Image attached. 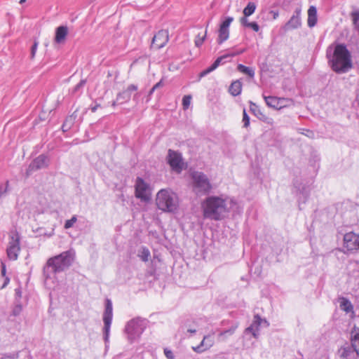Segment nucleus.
I'll return each instance as SVG.
<instances>
[{
  "label": "nucleus",
  "instance_id": "4c0bfd02",
  "mask_svg": "<svg viewBox=\"0 0 359 359\" xmlns=\"http://www.w3.org/2000/svg\"><path fill=\"white\" fill-rule=\"evenodd\" d=\"M9 182L8 181H6L5 184H0V198L4 196L8 189Z\"/></svg>",
  "mask_w": 359,
  "mask_h": 359
},
{
  "label": "nucleus",
  "instance_id": "f257e3e1",
  "mask_svg": "<svg viewBox=\"0 0 359 359\" xmlns=\"http://www.w3.org/2000/svg\"><path fill=\"white\" fill-rule=\"evenodd\" d=\"M327 58L331 69L337 74L348 72L353 67L351 55L344 43L337 44L327 50Z\"/></svg>",
  "mask_w": 359,
  "mask_h": 359
},
{
  "label": "nucleus",
  "instance_id": "5701e85b",
  "mask_svg": "<svg viewBox=\"0 0 359 359\" xmlns=\"http://www.w3.org/2000/svg\"><path fill=\"white\" fill-rule=\"evenodd\" d=\"M317 9L314 6H311L308 10V26L313 27L317 23Z\"/></svg>",
  "mask_w": 359,
  "mask_h": 359
},
{
  "label": "nucleus",
  "instance_id": "49530a36",
  "mask_svg": "<svg viewBox=\"0 0 359 359\" xmlns=\"http://www.w3.org/2000/svg\"><path fill=\"white\" fill-rule=\"evenodd\" d=\"M86 83L85 80H81L78 84L74 87V91H77L80 88L83 87Z\"/></svg>",
  "mask_w": 359,
  "mask_h": 359
},
{
  "label": "nucleus",
  "instance_id": "8fccbe9b",
  "mask_svg": "<svg viewBox=\"0 0 359 359\" xmlns=\"http://www.w3.org/2000/svg\"><path fill=\"white\" fill-rule=\"evenodd\" d=\"M187 332L191 334H195L196 332V330L195 328H188Z\"/></svg>",
  "mask_w": 359,
  "mask_h": 359
},
{
  "label": "nucleus",
  "instance_id": "4d7b16f0",
  "mask_svg": "<svg viewBox=\"0 0 359 359\" xmlns=\"http://www.w3.org/2000/svg\"><path fill=\"white\" fill-rule=\"evenodd\" d=\"M155 88L152 87V88L150 90L149 94H152L155 91Z\"/></svg>",
  "mask_w": 359,
  "mask_h": 359
},
{
  "label": "nucleus",
  "instance_id": "ea45409f",
  "mask_svg": "<svg viewBox=\"0 0 359 359\" xmlns=\"http://www.w3.org/2000/svg\"><path fill=\"white\" fill-rule=\"evenodd\" d=\"M38 46H39V42L35 40L34 41L33 45L31 47V53H30L31 59H33L35 57Z\"/></svg>",
  "mask_w": 359,
  "mask_h": 359
},
{
  "label": "nucleus",
  "instance_id": "72a5a7b5",
  "mask_svg": "<svg viewBox=\"0 0 359 359\" xmlns=\"http://www.w3.org/2000/svg\"><path fill=\"white\" fill-rule=\"evenodd\" d=\"M22 311V306L20 302H15V305L13 309L12 313L14 316H17L20 314Z\"/></svg>",
  "mask_w": 359,
  "mask_h": 359
},
{
  "label": "nucleus",
  "instance_id": "a878e982",
  "mask_svg": "<svg viewBox=\"0 0 359 359\" xmlns=\"http://www.w3.org/2000/svg\"><path fill=\"white\" fill-rule=\"evenodd\" d=\"M237 327L238 324H236L227 330L221 331L218 334L217 340L219 341H225L228 337L231 336L235 332Z\"/></svg>",
  "mask_w": 359,
  "mask_h": 359
},
{
  "label": "nucleus",
  "instance_id": "e433bc0d",
  "mask_svg": "<svg viewBox=\"0 0 359 359\" xmlns=\"http://www.w3.org/2000/svg\"><path fill=\"white\" fill-rule=\"evenodd\" d=\"M233 17H226L224 20L222 22V24L220 25V27H223V28H227L229 29L231 23L233 22Z\"/></svg>",
  "mask_w": 359,
  "mask_h": 359
},
{
  "label": "nucleus",
  "instance_id": "c9c22d12",
  "mask_svg": "<svg viewBox=\"0 0 359 359\" xmlns=\"http://www.w3.org/2000/svg\"><path fill=\"white\" fill-rule=\"evenodd\" d=\"M77 221V217L76 215H74L70 219H68L65 223V229H68L74 226V224Z\"/></svg>",
  "mask_w": 359,
  "mask_h": 359
},
{
  "label": "nucleus",
  "instance_id": "0eeeda50",
  "mask_svg": "<svg viewBox=\"0 0 359 359\" xmlns=\"http://www.w3.org/2000/svg\"><path fill=\"white\" fill-rule=\"evenodd\" d=\"M113 318V307L112 302L107 299L105 303V309L103 313V338L106 344L109 343L110 328Z\"/></svg>",
  "mask_w": 359,
  "mask_h": 359
},
{
  "label": "nucleus",
  "instance_id": "5fc2aeb1",
  "mask_svg": "<svg viewBox=\"0 0 359 359\" xmlns=\"http://www.w3.org/2000/svg\"><path fill=\"white\" fill-rule=\"evenodd\" d=\"M1 359H13V357L11 355H4Z\"/></svg>",
  "mask_w": 359,
  "mask_h": 359
},
{
  "label": "nucleus",
  "instance_id": "39448f33",
  "mask_svg": "<svg viewBox=\"0 0 359 359\" xmlns=\"http://www.w3.org/2000/svg\"><path fill=\"white\" fill-rule=\"evenodd\" d=\"M147 325V320L142 318H135L127 323L125 332L130 343L137 339L143 333Z\"/></svg>",
  "mask_w": 359,
  "mask_h": 359
},
{
  "label": "nucleus",
  "instance_id": "603ef678",
  "mask_svg": "<svg viewBox=\"0 0 359 359\" xmlns=\"http://www.w3.org/2000/svg\"><path fill=\"white\" fill-rule=\"evenodd\" d=\"M99 107H100V105H99V104H96V105H95L94 107H93L91 108V111H92L93 112H95Z\"/></svg>",
  "mask_w": 359,
  "mask_h": 359
},
{
  "label": "nucleus",
  "instance_id": "4be33fe9",
  "mask_svg": "<svg viewBox=\"0 0 359 359\" xmlns=\"http://www.w3.org/2000/svg\"><path fill=\"white\" fill-rule=\"evenodd\" d=\"M68 33V29L66 26H60L56 29L55 41L57 43H62L65 41Z\"/></svg>",
  "mask_w": 359,
  "mask_h": 359
},
{
  "label": "nucleus",
  "instance_id": "13d9d810",
  "mask_svg": "<svg viewBox=\"0 0 359 359\" xmlns=\"http://www.w3.org/2000/svg\"><path fill=\"white\" fill-rule=\"evenodd\" d=\"M278 15V13H274L273 18H276V17Z\"/></svg>",
  "mask_w": 359,
  "mask_h": 359
},
{
  "label": "nucleus",
  "instance_id": "1a4fd4ad",
  "mask_svg": "<svg viewBox=\"0 0 359 359\" xmlns=\"http://www.w3.org/2000/svg\"><path fill=\"white\" fill-rule=\"evenodd\" d=\"M262 324L266 327L269 326V323L266 318H262L259 314H255L251 325L245 328L244 333L245 334L250 333L254 338L258 339L259 336V327Z\"/></svg>",
  "mask_w": 359,
  "mask_h": 359
},
{
  "label": "nucleus",
  "instance_id": "a18cd8bd",
  "mask_svg": "<svg viewBox=\"0 0 359 359\" xmlns=\"http://www.w3.org/2000/svg\"><path fill=\"white\" fill-rule=\"evenodd\" d=\"M205 34L202 37H200L199 36H198L195 40L196 46H197V47L201 46L205 40Z\"/></svg>",
  "mask_w": 359,
  "mask_h": 359
},
{
  "label": "nucleus",
  "instance_id": "9d476101",
  "mask_svg": "<svg viewBox=\"0 0 359 359\" xmlns=\"http://www.w3.org/2000/svg\"><path fill=\"white\" fill-rule=\"evenodd\" d=\"M166 160L171 169L180 173L183 169L182 157L180 153L169 149L168 151V156Z\"/></svg>",
  "mask_w": 359,
  "mask_h": 359
},
{
  "label": "nucleus",
  "instance_id": "052dcab7",
  "mask_svg": "<svg viewBox=\"0 0 359 359\" xmlns=\"http://www.w3.org/2000/svg\"><path fill=\"white\" fill-rule=\"evenodd\" d=\"M136 96H137V95H134V97H133V98H134V100L136 98Z\"/></svg>",
  "mask_w": 359,
  "mask_h": 359
},
{
  "label": "nucleus",
  "instance_id": "7c9ffc66",
  "mask_svg": "<svg viewBox=\"0 0 359 359\" xmlns=\"http://www.w3.org/2000/svg\"><path fill=\"white\" fill-rule=\"evenodd\" d=\"M137 255L142 262H146L149 260L151 254L149 250L147 247L142 246L140 249Z\"/></svg>",
  "mask_w": 359,
  "mask_h": 359
},
{
  "label": "nucleus",
  "instance_id": "f8f14e48",
  "mask_svg": "<svg viewBox=\"0 0 359 359\" xmlns=\"http://www.w3.org/2000/svg\"><path fill=\"white\" fill-rule=\"evenodd\" d=\"M215 332L205 334L201 343L196 346H192V349L197 353H202L212 347L215 343Z\"/></svg>",
  "mask_w": 359,
  "mask_h": 359
},
{
  "label": "nucleus",
  "instance_id": "4468645a",
  "mask_svg": "<svg viewBox=\"0 0 359 359\" xmlns=\"http://www.w3.org/2000/svg\"><path fill=\"white\" fill-rule=\"evenodd\" d=\"M242 53H243V50H241L238 53H231L225 54L224 55H222V56L217 57L211 66H210L209 67L204 69L203 71H202L200 73L199 77L200 78L204 77L206 75H208V74H210V72H212V71H214L215 69H216L220 65V64H224V62H226V61H225L226 59L232 57H233L236 55L241 54Z\"/></svg>",
  "mask_w": 359,
  "mask_h": 359
},
{
  "label": "nucleus",
  "instance_id": "f03ea898",
  "mask_svg": "<svg viewBox=\"0 0 359 359\" xmlns=\"http://www.w3.org/2000/svg\"><path fill=\"white\" fill-rule=\"evenodd\" d=\"M75 257L76 252L72 248L49 258L43 269L45 282L46 283L48 279L53 278L56 273L68 269L73 264Z\"/></svg>",
  "mask_w": 359,
  "mask_h": 359
},
{
  "label": "nucleus",
  "instance_id": "b1692460",
  "mask_svg": "<svg viewBox=\"0 0 359 359\" xmlns=\"http://www.w3.org/2000/svg\"><path fill=\"white\" fill-rule=\"evenodd\" d=\"M339 308L346 313H353V306L350 300L346 297H340L338 300Z\"/></svg>",
  "mask_w": 359,
  "mask_h": 359
},
{
  "label": "nucleus",
  "instance_id": "3c124183",
  "mask_svg": "<svg viewBox=\"0 0 359 359\" xmlns=\"http://www.w3.org/2000/svg\"><path fill=\"white\" fill-rule=\"evenodd\" d=\"M162 86V81H159L157 83H156L153 87L155 88V89H157L159 87Z\"/></svg>",
  "mask_w": 359,
  "mask_h": 359
},
{
  "label": "nucleus",
  "instance_id": "20e7f679",
  "mask_svg": "<svg viewBox=\"0 0 359 359\" xmlns=\"http://www.w3.org/2000/svg\"><path fill=\"white\" fill-rule=\"evenodd\" d=\"M178 197L170 189H161L156 195V203L159 210L163 212H175L178 207Z\"/></svg>",
  "mask_w": 359,
  "mask_h": 359
},
{
  "label": "nucleus",
  "instance_id": "412c9836",
  "mask_svg": "<svg viewBox=\"0 0 359 359\" xmlns=\"http://www.w3.org/2000/svg\"><path fill=\"white\" fill-rule=\"evenodd\" d=\"M137 90V86L130 84L128 88L117 95V102L119 104L128 102L131 98V93Z\"/></svg>",
  "mask_w": 359,
  "mask_h": 359
},
{
  "label": "nucleus",
  "instance_id": "473e14b6",
  "mask_svg": "<svg viewBox=\"0 0 359 359\" xmlns=\"http://www.w3.org/2000/svg\"><path fill=\"white\" fill-rule=\"evenodd\" d=\"M256 5L252 1H249L247 6L243 10V14L245 17L251 15L255 11Z\"/></svg>",
  "mask_w": 359,
  "mask_h": 359
},
{
  "label": "nucleus",
  "instance_id": "6e6d98bb",
  "mask_svg": "<svg viewBox=\"0 0 359 359\" xmlns=\"http://www.w3.org/2000/svg\"><path fill=\"white\" fill-rule=\"evenodd\" d=\"M155 88L152 87V88L150 90L149 94H152L155 91Z\"/></svg>",
  "mask_w": 359,
  "mask_h": 359
},
{
  "label": "nucleus",
  "instance_id": "c756f323",
  "mask_svg": "<svg viewBox=\"0 0 359 359\" xmlns=\"http://www.w3.org/2000/svg\"><path fill=\"white\" fill-rule=\"evenodd\" d=\"M237 69L240 72L248 75L250 78H253L255 76V70H254V69H252L251 67H246L243 65L239 64L237 66Z\"/></svg>",
  "mask_w": 359,
  "mask_h": 359
},
{
  "label": "nucleus",
  "instance_id": "c85d7f7f",
  "mask_svg": "<svg viewBox=\"0 0 359 359\" xmlns=\"http://www.w3.org/2000/svg\"><path fill=\"white\" fill-rule=\"evenodd\" d=\"M241 90L242 83L239 81H233L229 87V92L233 96H237L240 95Z\"/></svg>",
  "mask_w": 359,
  "mask_h": 359
},
{
  "label": "nucleus",
  "instance_id": "423d86ee",
  "mask_svg": "<svg viewBox=\"0 0 359 359\" xmlns=\"http://www.w3.org/2000/svg\"><path fill=\"white\" fill-rule=\"evenodd\" d=\"M193 180V190L198 196H203L208 194L212 185L208 177L203 172H194L191 175Z\"/></svg>",
  "mask_w": 359,
  "mask_h": 359
},
{
  "label": "nucleus",
  "instance_id": "58836bf2",
  "mask_svg": "<svg viewBox=\"0 0 359 359\" xmlns=\"http://www.w3.org/2000/svg\"><path fill=\"white\" fill-rule=\"evenodd\" d=\"M243 123L244 128H248L250 125V117L248 115L245 109H243Z\"/></svg>",
  "mask_w": 359,
  "mask_h": 359
},
{
  "label": "nucleus",
  "instance_id": "dca6fc26",
  "mask_svg": "<svg viewBox=\"0 0 359 359\" xmlns=\"http://www.w3.org/2000/svg\"><path fill=\"white\" fill-rule=\"evenodd\" d=\"M294 187L298 197L299 209H302L301 205L305 203L309 196L310 189L308 186L304 185L298 182L294 183Z\"/></svg>",
  "mask_w": 359,
  "mask_h": 359
},
{
  "label": "nucleus",
  "instance_id": "aec40b11",
  "mask_svg": "<svg viewBox=\"0 0 359 359\" xmlns=\"http://www.w3.org/2000/svg\"><path fill=\"white\" fill-rule=\"evenodd\" d=\"M339 359H358L357 351L350 345L341 346L337 351Z\"/></svg>",
  "mask_w": 359,
  "mask_h": 359
},
{
  "label": "nucleus",
  "instance_id": "2f4dec72",
  "mask_svg": "<svg viewBox=\"0 0 359 359\" xmlns=\"http://www.w3.org/2000/svg\"><path fill=\"white\" fill-rule=\"evenodd\" d=\"M229 36V30L227 28L219 27V36H218V43H222L224 41H226Z\"/></svg>",
  "mask_w": 359,
  "mask_h": 359
},
{
  "label": "nucleus",
  "instance_id": "bf43d9fd",
  "mask_svg": "<svg viewBox=\"0 0 359 359\" xmlns=\"http://www.w3.org/2000/svg\"><path fill=\"white\" fill-rule=\"evenodd\" d=\"M65 127H66V123H64V124L62 125V128H65Z\"/></svg>",
  "mask_w": 359,
  "mask_h": 359
},
{
  "label": "nucleus",
  "instance_id": "cd10ccee",
  "mask_svg": "<svg viewBox=\"0 0 359 359\" xmlns=\"http://www.w3.org/2000/svg\"><path fill=\"white\" fill-rule=\"evenodd\" d=\"M350 16L351 18L354 29L359 34V9L353 8V11L350 13Z\"/></svg>",
  "mask_w": 359,
  "mask_h": 359
},
{
  "label": "nucleus",
  "instance_id": "f3484780",
  "mask_svg": "<svg viewBox=\"0 0 359 359\" xmlns=\"http://www.w3.org/2000/svg\"><path fill=\"white\" fill-rule=\"evenodd\" d=\"M169 39L168 31L161 29L154 35L152 39L151 46L154 48L160 49L165 46Z\"/></svg>",
  "mask_w": 359,
  "mask_h": 359
},
{
  "label": "nucleus",
  "instance_id": "c03bdc74",
  "mask_svg": "<svg viewBox=\"0 0 359 359\" xmlns=\"http://www.w3.org/2000/svg\"><path fill=\"white\" fill-rule=\"evenodd\" d=\"M15 302H20V299L22 297V290L20 287H17L15 290Z\"/></svg>",
  "mask_w": 359,
  "mask_h": 359
},
{
  "label": "nucleus",
  "instance_id": "864d4df0",
  "mask_svg": "<svg viewBox=\"0 0 359 359\" xmlns=\"http://www.w3.org/2000/svg\"><path fill=\"white\" fill-rule=\"evenodd\" d=\"M117 104H119L118 102H117V98L116 99V100H114L112 104H111V106L112 107H116Z\"/></svg>",
  "mask_w": 359,
  "mask_h": 359
},
{
  "label": "nucleus",
  "instance_id": "7ed1b4c3",
  "mask_svg": "<svg viewBox=\"0 0 359 359\" xmlns=\"http://www.w3.org/2000/svg\"><path fill=\"white\" fill-rule=\"evenodd\" d=\"M203 216L212 220H220L228 212L227 203L222 196H209L202 203Z\"/></svg>",
  "mask_w": 359,
  "mask_h": 359
},
{
  "label": "nucleus",
  "instance_id": "ddd939ff",
  "mask_svg": "<svg viewBox=\"0 0 359 359\" xmlns=\"http://www.w3.org/2000/svg\"><path fill=\"white\" fill-rule=\"evenodd\" d=\"M264 99L266 105L269 107L275 109H280L289 105V103H291L292 101L290 99H287L284 97H278L275 96H265L263 95Z\"/></svg>",
  "mask_w": 359,
  "mask_h": 359
},
{
  "label": "nucleus",
  "instance_id": "37998d69",
  "mask_svg": "<svg viewBox=\"0 0 359 359\" xmlns=\"http://www.w3.org/2000/svg\"><path fill=\"white\" fill-rule=\"evenodd\" d=\"M247 27L252 29L255 32H258L259 30V26L256 22H251L250 23H248Z\"/></svg>",
  "mask_w": 359,
  "mask_h": 359
},
{
  "label": "nucleus",
  "instance_id": "f704fd0d",
  "mask_svg": "<svg viewBox=\"0 0 359 359\" xmlns=\"http://www.w3.org/2000/svg\"><path fill=\"white\" fill-rule=\"evenodd\" d=\"M191 96L188 95H184L182 98V106H183V109H187L189 106H190V104H191Z\"/></svg>",
  "mask_w": 359,
  "mask_h": 359
},
{
  "label": "nucleus",
  "instance_id": "9b49d317",
  "mask_svg": "<svg viewBox=\"0 0 359 359\" xmlns=\"http://www.w3.org/2000/svg\"><path fill=\"white\" fill-rule=\"evenodd\" d=\"M20 251V236L18 233L10 236V241L6 250L7 256L10 260H16Z\"/></svg>",
  "mask_w": 359,
  "mask_h": 359
},
{
  "label": "nucleus",
  "instance_id": "09e8293b",
  "mask_svg": "<svg viewBox=\"0 0 359 359\" xmlns=\"http://www.w3.org/2000/svg\"><path fill=\"white\" fill-rule=\"evenodd\" d=\"M241 23L243 24V25H244L245 27H247V24L248 23H250L248 20L246 19L245 16L242 18H241Z\"/></svg>",
  "mask_w": 359,
  "mask_h": 359
},
{
  "label": "nucleus",
  "instance_id": "6e6552de",
  "mask_svg": "<svg viewBox=\"0 0 359 359\" xmlns=\"http://www.w3.org/2000/svg\"><path fill=\"white\" fill-rule=\"evenodd\" d=\"M135 196L142 201H148L151 198L150 187L141 177H137L135 184Z\"/></svg>",
  "mask_w": 359,
  "mask_h": 359
},
{
  "label": "nucleus",
  "instance_id": "a211bd4d",
  "mask_svg": "<svg viewBox=\"0 0 359 359\" xmlns=\"http://www.w3.org/2000/svg\"><path fill=\"white\" fill-rule=\"evenodd\" d=\"M359 245V235L353 232L347 233L344 236V246L347 250H358Z\"/></svg>",
  "mask_w": 359,
  "mask_h": 359
},
{
  "label": "nucleus",
  "instance_id": "6ab92c4d",
  "mask_svg": "<svg viewBox=\"0 0 359 359\" xmlns=\"http://www.w3.org/2000/svg\"><path fill=\"white\" fill-rule=\"evenodd\" d=\"M301 9L296 8L294 14L288 20V22L284 25L283 29L285 32L298 29L302 26V20L300 18Z\"/></svg>",
  "mask_w": 359,
  "mask_h": 359
},
{
  "label": "nucleus",
  "instance_id": "de8ad7c7",
  "mask_svg": "<svg viewBox=\"0 0 359 359\" xmlns=\"http://www.w3.org/2000/svg\"><path fill=\"white\" fill-rule=\"evenodd\" d=\"M302 130H305L306 133H302V134H304L305 135L308 136V137H312L313 135V133L311 130H304V129H302Z\"/></svg>",
  "mask_w": 359,
  "mask_h": 359
},
{
  "label": "nucleus",
  "instance_id": "2eb2a0df",
  "mask_svg": "<svg viewBox=\"0 0 359 359\" xmlns=\"http://www.w3.org/2000/svg\"><path fill=\"white\" fill-rule=\"evenodd\" d=\"M48 165V158L47 156L41 154L34 158L29 164L27 169V175L40 169L45 168Z\"/></svg>",
  "mask_w": 359,
  "mask_h": 359
},
{
  "label": "nucleus",
  "instance_id": "a19ab883",
  "mask_svg": "<svg viewBox=\"0 0 359 359\" xmlns=\"http://www.w3.org/2000/svg\"><path fill=\"white\" fill-rule=\"evenodd\" d=\"M1 273L2 274L1 275V276H2V279H4V282L3 285L1 287V288L2 289V288H4L8 285V283H9V278L8 277L5 276L6 268H5L4 266L2 268Z\"/></svg>",
  "mask_w": 359,
  "mask_h": 359
},
{
  "label": "nucleus",
  "instance_id": "bb28decb",
  "mask_svg": "<svg viewBox=\"0 0 359 359\" xmlns=\"http://www.w3.org/2000/svg\"><path fill=\"white\" fill-rule=\"evenodd\" d=\"M237 327L238 324H236L227 330L221 331L218 334L217 340L219 341H225L228 337L231 336L235 332Z\"/></svg>",
  "mask_w": 359,
  "mask_h": 359
},
{
  "label": "nucleus",
  "instance_id": "393cba45",
  "mask_svg": "<svg viewBox=\"0 0 359 359\" xmlns=\"http://www.w3.org/2000/svg\"><path fill=\"white\" fill-rule=\"evenodd\" d=\"M237 327L238 324H236L227 330L221 331L218 334L217 340L219 341H225L228 337L231 336L235 332Z\"/></svg>",
  "mask_w": 359,
  "mask_h": 359
},
{
  "label": "nucleus",
  "instance_id": "79ce46f5",
  "mask_svg": "<svg viewBox=\"0 0 359 359\" xmlns=\"http://www.w3.org/2000/svg\"><path fill=\"white\" fill-rule=\"evenodd\" d=\"M164 354L168 359H175L173 352L167 348H164Z\"/></svg>",
  "mask_w": 359,
  "mask_h": 359
}]
</instances>
